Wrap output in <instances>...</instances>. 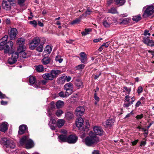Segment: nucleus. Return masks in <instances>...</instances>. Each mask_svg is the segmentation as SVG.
Wrapping results in <instances>:
<instances>
[{
	"label": "nucleus",
	"instance_id": "obj_1",
	"mask_svg": "<svg viewBox=\"0 0 154 154\" xmlns=\"http://www.w3.org/2000/svg\"><path fill=\"white\" fill-rule=\"evenodd\" d=\"M8 36L5 35L3 37L0 42V51L4 50L5 54L8 53L10 48H12L13 43L11 41H9L7 42Z\"/></svg>",
	"mask_w": 154,
	"mask_h": 154
},
{
	"label": "nucleus",
	"instance_id": "obj_2",
	"mask_svg": "<svg viewBox=\"0 0 154 154\" xmlns=\"http://www.w3.org/2000/svg\"><path fill=\"white\" fill-rule=\"evenodd\" d=\"M60 73V71L57 70H52L49 73L43 74L42 77L44 79L52 81L55 79L57 75Z\"/></svg>",
	"mask_w": 154,
	"mask_h": 154
},
{
	"label": "nucleus",
	"instance_id": "obj_3",
	"mask_svg": "<svg viewBox=\"0 0 154 154\" xmlns=\"http://www.w3.org/2000/svg\"><path fill=\"white\" fill-rule=\"evenodd\" d=\"M144 11L143 17L146 18L152 15L154 13V6L152 5H147L143 8Z\"/></svg>",
	"mask_w": 154,
	"mask_h": 154
},
{
	"label": "nucleus",
	"instance_id": "obj_4",
	"mask_svg": "<svg viewBox=\"0 0 154 154\" xmlns=\"http://www.w3.org/2000/svg\"><path fill=\"white\" fill-rule=\"evenodd\" d=\"M20 143L22 145H25L26 148L28 149L33 146V142L31 139L29 138V137L24 136L20 139Z\"/></svg>",
	"mask_w": 154,
	"mask_h": 154
},
{
	"label": "nucleus",
	"instance_id": "obj_5",
	"mask_svg": "<svg viewBox=\"0 0 154 154\" xmlns=\"http://www.w3.org/2000/svg\"><path fill=\"white\" fill-rule=\"evenodd\" d=\"M92 133L89 134L90 137H87L85 139V143L86 145L90 146L94 143H97L99 141L98 138L96 135L92 136L91 134Z\"/></svg>",
	"mask_w": 154,
	"mask_h": 154
},
{
	"label": "nucleus",
	"instance_id": "obj_6",
	"mask_svg": "<svg viewBox=\"0 0 154 154\" xmlns=\"http://www.w3.org/2000/svg\"><path fill=\"white\" fill-rule=\"evenodd\" d=\"M1 142L3 145H6L7 147H10L12 149H14L15 147V145L12 140L6 137L2 138Z\"/></svg>",
	"mask_w": 154,
	"mask_h": 154
},
{
	"label": "nucleus",
	"instance_id": "obj_7",
	"mask_svg": "<svg viewBox=\"0 0 154 154\" xmlns=\"http://www.w3.org/2000/svg\"><path fill=\"white\" fill-rule=\"evenodd\" d=\"M40 38L38 37H35L29 44L30 49L33 50L40 44Z\"/></svg>",
	"mask_w": 154,
	"mask_h": 154
},
{
	"label": "nucleus",
	"instance_id": "obj_8",
	"mask_svg": "<svg viewBox=\"0 0 154 154\" xmlns=\"http://www.w3.org/2000/svg\"><path fill=\"white\" fill-rule=\"evenodd\" d=\"M25 41V39L23 38H20L17 40V42L19 45L17 49L18 52H21L25 50V47L24 46Z\"/></svg>",
	"mask_w": 154,
	"mask_h": 154
},
{
	"label": "nucleus",
	"instance_id": "obj_9",
	"mask_svg": "<svg viewBox=\"0 0 154 154\" xmlns=\"http://www.w3.org/2000/svg\"><path fill=\"white\" fill-rule=\"evenodd\" d=\"M64 89L65 90V91L67 94L70 95L73 92V85L71 82L67 83L64 85Z\"/></svg>",
	"mask_w": 154,
	"mask_h": 154
},
{
	"label": "nucleus",
	"instance_id": "obj_10",
	"mask_svg": "<svg viewBox=\"0 0 154 154\" xmlns=\"http://www.w3.org/2000/svg\"><path fill=\"white\" fill-rule=\"evenodd\" d=\"M18 57V53L13 52L12 53V56L9 58L8 60V63L11 65L15 63Z\"/></svg>",
	"mask_w": 154,
	"mask_h": 154
},
{
	"label": "nucleus",
	"instance_id": "obj_11",
	"mask_svg": "<svg viewBox=\"0 0 154 154\" xmlns=\"http://www.w3.org/2000/svg\"><path fill=\"white\" fill-rule=\"evenodd\" d=\"M85 111L84 107L80 106L78 107L76 109L75 112V114L77 116H82Z\"/></svg>",
	"mask_w": 154,
	"mask_h": 154
},
{
	"label": "nucleus",
	"instance_id": "obj_12",
	"mask_svg": "<svg viewBox=\"0 0 154 154\" xmlns=\"http://www.w3.org/2000/svg\"><path fill=\"white\" fill-rule=\"evenodd\" d=\"M78 140L77 137L75 135L71 134L67 137V142L70 144L75 143Z\"/></svg>",
	"mask_w": 154,
	"mask_h": 154
},
{
	"label": "nucleus",
	"instance_id": "obj_13",
	"mask_svg": "<svg viewBox=\"0 0 154 154\" xmlns=\"http://www.w3.org/2000/svg\"><path fill=\"white\" fill-rule=\"evenodd\" d=\"M149 37H146L143 38V42L145 44H147L151 47L154 46V41L152 40L149 39Z\"/></svg>",
	"mask_w": 154,
	"mask_h": 154
},
{
	"label": "nucleus",
	"instance_id": "obj_14",
	"mask_svg": "<svg viewBox=\"0 0 154 154\" xmlns=\"http://www.w3.org/2000/svg\"><path fill=\"white\" fill-rule=\"evenodd\" d=\"M17 33V31L16 28H12L9 32L10 39L13 40L15 39Z\"/></svg>",
	"mask_w": 154,
	"mask_h": 154
},
{
	"label": "nucleus",
	"instance_id": "obj_15",
	"mask_svg": "<svg viewBox=\"0 0 154 154\" xmlns=\"http://www.w3.org/2000/svg\"><path fill=\"white\" fill-rule=\"evenodd\" d=\"M94 131L96 134L101 136L103 133V131L102 128L99 126H95L94 128Z\"/></svg>",
	"mask_w": 154,
	"mask_h": 154
},
{
	"label": "nucleus",
	"instance_id": "obj_16",
	"mask_svg": "<svg viewBox=\"0 0 154 154\" xmlns=\"http://www.w3.org/2000/svg\"><path fill=\"white\" fill-rule=\"evenodd\" d=\"M27 127L26 125H20L19 128L18 134L22 135L27 131Z\"/></svg>",
	"mask_w": 154,
	"mask_h": 154
},
{
	"label": "nucleus",
	"instance_id": "obj_17",
	"mask_svg": "<svg viewBox=\"0 0 154 154\" xmlns=\"http://www.w3.org/2000/svg\"><path fill=\"white\" fill-rule=\"evenodd\" d=\"M80 57L79 58L81 62L84 64H86L87 62V56L86 54L84 52H81L80 54Z\"/></svg>",
	"mask_w": 154,
	"mask_h": 154
},
{
	"label": "nucleus",
	"instance_id": "obj_18",
	"mask_svg": "<svg viewBox=\"0 0 154 154\" xmlns=\"http://www.w3.org/2000/svg\"><path fill=\"white\" fill-rule=\"evenodd\" d=\"M47 81L48 80L44 79L41 80L40 82L38 81V82H36L34 86L36 88H39L40 84H42V85H45L47 83Z\"/></svg>",
	"mask_w": 154,
	"mask_h": 154
},
{
	"label": "nucleus",
	"instance_id": "obj_19",
	"mask_svg": "<svg viewBox=\"0 0 154 154\" xmlns=\"http://www.w3.org/2000/svg\"><path fill=\"white\" fill-rule=\"evenodd\" d=\"M67 135L65 134L60 135L58 137L59 141L60 142H67Z\"/></svg>",
	"mask_w": 154,
	"mask_h": 154
},
{
	"label": "nucleus",
	"instance_id": "obj_20",
	"mask_svg": "<svg viewBox=\"0 0 154 154\" xmlns=\"http://www.w3.org/2000/svg\"><path fill=\"white\" fill-rule=\"evenodd\" d=\"M8 123L4 122L0 126V131L3 132H5L8 129Z\"/></svg>",
	"mask_w": 154,
	"mask_h": 154
},
{
	"label": "nucleus",
	"instance_id": "obj_21",
	"mask_svg": "<svg viewBox=\"0 0 154 154\" xmlns=\"http://www.w3.org/2000/svg\"><path fill=\"white\" fill-rule=\"evenodd\" d=\"M3 8L6 10H8L11 8L10 4L9 2L6 1H3L2 3Z\"/></svg>",
	"mask_w": 154,
	"mask_h": 154
},
{
	"label": "nucleus",
	"instance_id": "obj_22",
	"mask_svg": "<svg viewBox=\"0 0 154 154\" xmlns=\"http://www.w3.org/2000/svg\"><path fill=\"white\" fill-rule=\"evenodd\" d=\"M75 85L78 89L83 87V83L82 81L81 80H76L75 82Z\"/></svg>",
	"mask_w": 154,
	"mask_h": 154
},
{
	"label": "nucleus",
	"instance_id": "obj_23",
	"mask_svg": "<svg viewBox=\"0 0 154 154\" xmlns=\"http://www.w3.org/2000/svg\"><path fill=\"white\" fill-rule=\"evenodd\" d=\"M65 118L68 120H70L74 118V115L72 112H67L65 113Z\"/></svg>",
	"mask_w": 154,
	"mask_h": 154
},
{
	"label": "nucleus",
	"instance_id": "obj_24",
	"mask_svg": "<svg viewBox=\"0 0 154 154\" xmlns=\"http://www.w3.org/2000/svg\"><path fill=\"white\" fill-rule=\"evenodd\" d=\"M29 82L31 85H34L35 84L36 82H38V81H36L35 78L33 76H30L29 78Z\"/></svg>",
	"mask_w": 154,
	"mask_h": 154
},
{
	"label": "nucleus",
	"instance_id": "obj_25",
	"mask_svg": "<svg viewBox=\"0 0 154 154\" xmlns=\"http://www.w3.org/2000/svg\"><path fill=\"white\" fill-rule=\"evenodd\" d=\"M114 122L115 120L112 119L107 120L106 122V125L108 127H111L113 125Z\"/></svg>",
	"mask_w": 154,
	"mask_h": 154
},
{
	"label": "nucleus",
	"instance_id": "obj_26",
	"mask_svg": "<svg viewBox=\"0 0 154 154\" xmlns=\"http://www.w3.org/2000/svg\"><path fill=\"white\" fill-rule=\"evenodd\" d=\"M65 122V121L63 119H59L57 123V127L59 128L61 127L64 125Z\"/></svg>",
	"mask_w": 154,
	"mask_h": 154
},
{
	"label": "nucleus",
	"instance_id": "obj_27",
	"mask_svg": "<svg viewBox=\"0 0 154 154\" xmlns=\"http://www.w3.org/2000/svg\"><path fill=\"white\" fill-rule=\"evenodd\" d=\"M50 59L48 57H44L42 60V63L45 65L48 64L50 62Z\"/></svg>",
	"mask_w": 154,
	"mask_h": 154
},
{
	"label": "nucleus",
	"instance_id": "obj_28",
	"mask_svg": "<svg viewBox=\"0 0 154 154\" xmlns=\"http://www.w3.org/2000/svg\"><path fill=\"white\" fill-rule=\"evenodd\" d=\"M35 67L36 71L38 72H41L44 70V67L42 65L36 66Z\"/></svg>",
	"mask_w": 154,
	"mask_h": 154
},
{
	"label": "nucleus",
	"instance_id": "obj_29",
	"mask_svg": "<svg viewBox=\"0 0 154 154\" xmlns=\"http://www.w3.org/2000/svg\"><path fill=\"white\" fill-rule=\"evenodd\" d=\"M59 96L62 97H66L69 96L70 95L67 94L65 91V93L64 92L61 91L59 93Z\"/></svg>",
	"mask_w": 154,
	"mask_h": 154
},
{
	"label": "nucleus",
	"instance_id": "obj_30",
	"mask_svg": "<svg viewBox=\"0 0 154 154\" xmlns=\"http://www.w3.org/2000/svg\"><path fill=\"white\" fill-rule=\"evenodd\" d=\"M64 103L63 101L59 100L57 101L56 103V106L58 108L62 107L64 104Z\"/></svg>",
	"mask_w": 154,
	"mask_h": 154
},
{
	"label": "nucleus",
	"instance_id": "obj_31",
	"mask_svg": "<svg viewBox=\"0 0 154 154\" xmlns=\"http://www.w3.org/2000/svg\"><path fill=\"white\" fill-rule=\"evenodd\" d=\"M107 12L108 13H110L112 14H115L118 13L116 9L114 7H112L110 9L108 10Z\"/></svg>",
	"mask_w": 154,
	"mask_h": 154
},
{
	"label": "nucleus",
	"instance_id": "obj_32",
	"mask_svg": "<svg viewBox=\"0 0 154 154\" xmlns=\"http://www.w3.org/2000/svg\"><path fill=\"white\" fill-rule=\"evenodd\" d=\"M66 81L65 76H61L59 79L58 82L61 84L64 83Z\"/></svg>",
	"mask_w": 154,
	"mask_h": 154
},
{
	"label": "nucleus",
	"instance_id": "obj_33",
	"mask_svg": "<svg viewBox=\"0 0 154 154\" xmlns=\"http://www.w3.org/2000/svg\"><path fill=\"white\" fill-rule=\"evenodd\" d=\"M103 24L104 26L106 28H108L110 27V23L108 22L106 20H104L103 22Z\"/></svg>",
	"mask_w": 154,
	"mask_h": 154
},
{
	"label": "nucleus",
	"instance_id": "obj_34",
	"mask_svg": "<svg viewBox=\"0 0 154 154\" xmlns=\"http://www.w3.org/2000/svg\"><path fill=\"white\" fill-rule=\"evenodd\" d=\"M92 12V11L91 10H90L89 8H88L87 9L85 14H83L82 16H81V17H82L84 16L85 17L87 15L90 14Z\"/></svg>",
	"mask_w": 154,
	"mask_h": 154
},
{
	"label": "nucleus",
	"instance_id": "obj_35",
	"mask_svg": "<svg viewBox=\"0 0 154 154\" xmlns=\"http://www.w3.org/2000/svg\"><path fill=\"white\" fill-rule=\"evenodd\" d=\"M36 47V50L40 52H42L44 49L43 46L42 44H40L39 45Z\"/></svg>",
	"mask_w": 154,
	"mask_h": 154
},
{
	"label": "nucleus",
	"instance_id": "obj_36",
	"mask_svg": "<svg viewBox=\"0 0 154 154\" xmlns=\"http://www.w3.org/2000/svg\"><path fill=\"white\" fill-rule=\"evenodd\" d=\"M130 20L128 18H125L122 20L121 23L122 24L126 25L128 24L130 21Z\"/></svg>",
	"mask_w": 154,
	"mask_h": 154
},
{
	"label": "nucleus",
	"instance_id": "obj_37",
	"mask_svg": "<svg viewBox=\"0 0 154 154\" xmlns=\"http://www.w3.org/2000/svg\"><path fill=\"white\" fill-rule=\"evenodd\" d=\"M141 19V17L140 15H139L134 16L133 17L132 20L134 21L138 22L139 20H140Z\"/></svg>",
	"mask_w": 154,
	"mask_h": 154
},
{
	"label": "nucleus",
	"instance_id": "obj_38",
	"mask_svg": "<svg viewBox=\"0 0 154 154\" xmlns=\"http://www.w3.org/2000/svg\"><path fill=\"white\" fill-rule=\"evenodd\" d=\"M45 50L48 53V54H49L52 51V48L50 46L48 45L45 48Z\"/></svg>",
	"mask_w": 154,
	"mask_h": 154
},
{
	"label": "nucleus",
	"instance_id": "obj_39",
	"mask_svg": "<svg viewBox=\"0 0 154 154\" xmlns=\"http://www.w3.org/2000/svg\"><path fill=\"white\" fill-rule=\"evenodd\" d=\"M115 2L116 5H123L125 3L124 0H116Z\"/></svg>",
	"mask_w": 154,
	"mask_h": 154
},
{
	"label": "nucleus",
	"instance_id": "obj_40",
	"mask_svg": "<svg viewBox=\"0 0 154 154\" xmlns=\"http://www.w3.org/2000/svg\"><path fill=\"white\" fill-rule=\"evenodd\" d=\"M63 113V111L61 109L57 110L56 112V115L58 117L60 116Z\"/></svg>",
	"mask_w": 154,
	"mask_h": 154
},
{
	"label": "nucleus",
	"instance_id": "obj_41",
	"mask_svg": "<svg viewBox=\"0 0 154 154\" xmlns=\"http://www.w3.org/2000/svg\"><path fill=\"white\" fill-rule=\"evenodd\" d=\"M96 91H95V93L94 94V98L96 101L95 102V104H97V103L100 100V98L99 97L97 96V94L96 93Z\"/></svg>",
	"mask_w": 154,
	"mask_h": 154
},
{
	"label": "nucleus",
	"instance_id": "obj_42",
	"mask_svg": "<svg viewBox=\"0 0 154 154\" xmlns=\"http://www.w3.org/2000/svg\"><path fill=\"white\" fill-rule=\"evenodd\" d=\"M85 67V65L84 64H81L75 67V68L77 70H80L83 69Z\"/></svg>",
	"mask_w": 154,
	"mask_h": 154
},
{
	"label": "nucleus",
	"instance_id": "obj_43",
	"mask_svg": "<svg viewBox=\"0 0 154 154\" xmlns=\"http://www.w3.org/2000/svg\"><path fill=\"white\" fill-rule=\"evenodd\" d=\"M82 17H80L79 19H76L74 20L71 23V24H74L78 23L80 21V20L81 19Z\"/></svg>",
	"mask_w": 154,
	"mask_h": 154
},
{
	"label": "nucleus",
	"instance_id": "obj_44",
	"mask_svg": "<svg viewBox=\"0 0 154 154\" xmlns=\"http://www.w3.org/2000/svg\"><path fill=\"white\" fill-rule=\"evenodd\" d=\"M55 60L57 61H58L59 63H61L63 60L62 58H61V57L59 56H57L55 59Z\"/></svg>",
	"mask_w": 154,
	"mask_h": 154
},
{
	"label": "nucleus",
	"instance_id": "obj_45",
	"mask_svg": "<svg viewBox=\"0 0 154 154\" xmlns=\"http://www.w3.org/2000/svg\"><path fill=\"white\" fill-rule=\"evenodd\" d=\"M29 23L30 24L32 25L34 27H36L37 26V23L36 21L35 20L30 21Z\"/></svg>",
	"mask_w": 154,
	"mask_h": 154
},
{
	"label": "nucleus",
	"instance_id": "obj_46",
	"mask_svg": "<svg viewBox=\"0 0 154 154\" xmlns=\"http://www.w3.org/2000/svg\"><path fill=\"white\" fill-rule=\"evenodd\" d=\"M40 44H42V45H43L44 43L45 42L46 39L44 38H40Z\"/></svg>",
	"mask_w": 154,
	"mask_h": 154
},
{
	"label": "nucleus",
	"instance_id": "obj_47",
	"mask_svg": "<svg viewBox=\"0 0 154 154\" xmlns=\"http://www.w3.org/2000/svg\"><path fill=\"white\" fill-rule=\"evenodd\" d=\"M76 126L79 128V129H81L82 128L83 124L76 122Z\"/></svg>",
	"mask_w": 154,
	"mask_h": 154
},
{
	"label": "nucleus",
	"instance_id": "obj_48",
	"mask_svg": "<svg viewBox=\"0 0 154 154\" xmlns=\"http://www.w3.org/2000/svg\"><path fill=\"white\" fill-rule=\"evenodd\" d=\"M143 89L141 86H139L137 89V92L138 94H140L142 93L143 91Z\"/></svg>",
	"mask_w": 154,
	"mask_h": 154
},
{
	"label": "nucleus",
	"instance_id": "obj_49",
	"mask_svg": "<svg viewBox=\"0 0 154 154\" xmlns=\"http://www.w3.org/2000/svg\"><path fill=\"white\" fill-rule=\"evenodd\" d=\"M7 97L6 96V95L3 94L0 91V99H4L7 98Z\"/></svg>",
	"mask_w": 154,
	"mask_h": 154
},
{
	"label": "nucleus",
	"instance_id": "obj_50",
	"mask_svg": "<svg viewBox=\"0 0 154 154\" xmlns=\"http://www.w3.org/2000/svg\"><path fill=\"white\" fill-rule=\"evenodd\" d=\"M143 131L144 132V135L145 137H147L148 133V129H144H144L143 130Z\"/></svg>",
	"mask_w": 154,
	"mask_h": 154
},
{
	"label": "nucleus",
	"instance_id": "obj_51",
	"mask_svg": "<svg viewBox=\"0 0 154 154\" xmlns=\"http://www.w3.org/2000/svg\"><path fill=\"white\" fill-rule=\"evenodd\" d=\"M24 51H23L21 52H18V51H17V52H16V53H18H18H22V57L24 58H25L26 57V54L25 52H24Z\"/></svg>",
	"mask_w": 154,
	"mask_h": 154
},
{
	"label": "nucleus",
	"instance_id": "obj_52",
	"mask_svg": "<svg viewBox=\"0 0 154 154\" xmlns=\"http://www.w3.org/2000/svg\"><path fill=\"white\" fill-rule=\"evenodd\" d=\"M143 140H145V141H142L141 142L140 145V146H144L146 144V140L145 138L143 139Z\"/></svg>",
	"mask_w": 154,
	"mask_h": 154
},
{
	"label": "nucleus",
	"instance_id": "obj_53",
	"mask_svg": "<svg viewBox=\"0 0 154 154\" xmlns=\"http://www.w3.org/2000/svg\"><path fill=\"white\" fill-rule=\"evenodd\" d=\"M76 122L83 124L84 120L82 118L79 117L78 118V121Z\"/></svg>",
	"mask_w": 154,
	"mask_h": 154
},
{
	"label": "nucleus",
	"instance_id": "obj_54",
	"mask_svg": "<svg viewBox=\"0 0 154 154\" xmlns=\"http://www.w3.org/2000/svg\"><path fill=\"white\" fill-rule=\"evenodd\" d=\"M110 43L109 42H107L106 43H104L102 45V46L104 47L105 48H107L108 47Z\"/></svg>",
	"mask_w": 154,
	"mask_h": 154
},
{
	"label": "nucleus",
	"instance_id": "obj_55",
	"mask_svg": "<svg viewBox=\"0 0 154 154\" xmlns=\"http://www.w3.org/2000/svg\"><path fill=\"white\" fill-rule=\"evenodd\" d=\"M51 123L52 124H55L56 123V121L54 119L51 118L50 119V122L49 123V125H50Z\"/></svg>",
	"mask_w": 154,
	"mask_h": 154
},
{
	"label": "nucleus",
	"instance_id": "obj_56",
	"mask_svg": "<svg viewBox=\"0 0 154 154\" xmlns=\"http://www.w3.org/2000/svg\"><path fill=\"white\" fill-rule=\"evenodd\" d=\"M25 0H18V4L20 5H23V3L24 2Z\"/></svg>",
	"mask_w": 154,
	"mask_h": 154
},
{
	"label": "nucleus",
	"instance_id": "obj_57",
	"mask_svg": "<svg viewBox=\"0 0 154 154\" xmlns=\"http://www.w3.org/2000/svg\"><path fill=\"white\" fill-rule=\"evenodd\" d=\"M47 114H48V116L49 117H51H51L52 113L50 111V109L49 108L48 109Z\"/></svg>",
	"mask_w": 154,
	"mask_h": 154
},
{
	"label": "nucleus",
	"instance_id": "obj_58",
	"mask_svg": "<svg viewBox=\"0 0 154 154\" xmlns=\"http://www.w3.org/2000/svg\"><path fill=\"white\" fill-rule=\"evenodd\" d=\"M65 76L66 81L67 82H69L71 80V77L70 76H66V75Z\"/></svg>",
	"mask_w": 154,
	"mask_h": 154
},
{
	"label": "nucleus",
	"instance_id": "obj_59",
	"mask_svg": "<svg viewBox=\"0 0 154 154\" xmlns=\"http://www.w3.org/2000/svg\"><path fill=\"white\" fill-rule=\"evenodd\" d=\"M143 117V114H141L140 115H137L136 118L137 119H141Z\"/></svg>",
	"mask_w": 154,
	"mask_h": 154
},
{
	"label": "nucleus",
	"instance_id": "obj_60",
	"mask_svg": "<svg viewBox=\"0 0 154 154\" xmlns=\"http://www.w3.org/2000/svg\"><path fill=\"white\" fill-rule=\"evenodd\" d=\"M149 32V31L145 30L144 32V35L145 36H146L147 35L150 36V34Z\"/></svg>",
	"mask_w": 154,
	"mask_h": 154
},
{
	"label": "nucleus",
	"instance_id": "obj_61",
	"mask_svg": "<svg viewBox=\"0 0 154 154\" xmlns=\"http://www.w3.org/2000/svg\"><path fill=\"white\" fill-rule=\"evenodd\" d=\"M104 20H107V22H110V24L112 23V19L111 18L107 17V18H105L104 19Z\"/></svg>",
	"mask_w": 154,
	"mask_h": 154
},
{
	"label": "nucleus",
	"instance_id": "obj_62",
	"mask_svg": "<svg viewBox=\"0 0 154 154\" xmlns=\"http://www.w3.org/2000/svg\"><path fill=\"white\" fill-rule=\"evenodd\" d=\"M130 105V103L129 102L128 103H125L123 104L124 107H129Z\"/></svg>",
	"mask_w": 154,
	"mask_h": 154
},
{
	"label": "nucleus",
	"instance_id": "obj_63",
	"mask_svg": "<svg viewBox=\"0 0 154 154\" xmlns=\"http://www.w3.org/2000/svg\"><path fill=\"white\" fill-rule=\"evenodd\" d=\"M1 104L2 105H6L8 104V102L2 100L1 102Z\"/></svg>",
	"mask_w": 154,
	"mask_h": 154
},
{
	"label": "nucleus",
	"instance_id": "obj_64",
	"mask_svg": "<svg viewBox=\"0 0 154 154\" xmlns=\"http://www.w3.org/2000/svg\"><path fill=\"white\" fill-rule=\"evenodd\" d=\"M130 98V97L128 95H126L125 96V100L127 102H129L130 100L129 99Z\"/></svg>",
	"mask_w": 154,
	"mask_h": 154
}]
</instances>
